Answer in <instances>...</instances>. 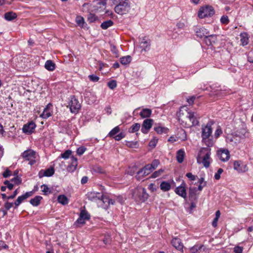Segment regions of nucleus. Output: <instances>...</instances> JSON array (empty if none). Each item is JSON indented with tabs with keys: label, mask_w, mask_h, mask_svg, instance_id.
Returning <instances> with one entry per match:
<instances>
[{
	"label": "nucleus",
	"mask_w": 253,
	"mask_h": 253,
	"mask_svg": "<svg viewBox=\"0 0 253 253\" xmlns=\"http://www.w3.org/2000/svg\"><path fill=\"white\" fill-rule=\"evenodd\" d=\"M158 139L156 137H153V138L150 140V141L149 142V145L150 147H152V148H154L157 143H158Z\"/></svg>",
	"instance_id": "a18cd8bd"
},
{
	"label": "nucleus",
	"mask_w": 253,
	"mask_h": 253,
	"mask_svg": "<svg viewBox=\"0 0 253 253\" xmlns=\"http://www.w3.org/2000/svg\"><path fill=\"white\" fill-rule=\"evenodd\" d=\"M203 246L195 245L190 249V253H198L199 250L201 249Z\"/></svg>",
	"instance_id": "a19ab883"
},
{
	"label": "nucleus",
	"mask_w": 253,
	"mask_h": 253,
	"mask_svg": "<svg viewBox=\"0 0 253 253\" xmlns=\"http://www.w3.org/2000/svg\"><path fill=\"white\" fill-rule=\"evenodd\" d=\"M86 148L84 147H80L78 148L77 153L79 155H82L85 151Z\"/></svg>",
	"instance_id": "6e6d98bb"
},
{
	"label": "nucleus",
	"mask_w": 253,
	"mask_h": 253,
	"mask_svg": "<svg viewBox=\"0 0 253 253\" xmlns=\"http://www.w3.org/2000/svg\"><path fill=\"white\" fill-rule=\"evenodd\" d=\"M108 86L111 89H113L117 86V82L115 80H112L109 82L108 83Z\"/></svg>",
	"instance_id": "09e8293b"
},
{
	"label": "nucleus",
	"mask_w": 253,
	"mask_h": 253,
	"mask_svg": "<svg viewBox=\"0 0 253 253\" xmlns=\"http://www.w3.org/2000/svg\"><path fill=\"white\" fill-rule=\"evenodd\" d=\"M120 131V128L118 126L114 127L109 133V136L113 137L116 140L119 141L125 137V134L124 132H121L118 134L116 135Z\"/></svg>",
	"instance_id": "f8f14e48"
},
{
	"label": "nucleus",
	"mask_w": 253,
	"mask_h": 253,
	"mask_svg": "<svg viewBox=\"0 0 253 253\" xmlns=\"http://www.w3.org/2000/svg\"><path fill=\"white\" fill-rule=\"evenodd\" d=\"M214 14V10L213 8L211 6L207 5L200 7L198 15L200 18L203 19L208 17H211Z\"/></svg>",
	"instance_id": "39448f33"
},
{
	"label": "nucleus",
	"mask_w": 253,
	"mask_h": 253,
	"mask_svg": "<svg viewBox=\"0 0 253 253\" xmlns=\"http://www.w3.org/2000/svg\"><path fill=\"white\" fill-rule=\"evenodd\" d=\"M121 63H130L131 61V57L129 55L124 56L121 58Z\"/></svg>",
	"instance_id": "ea45409f"
},
{
	"label": "nucleus",
	"mask_w": 253,
	"mask_h": 253,
	"mask_svg": "<svg viewBox=\"0 0 253 253\" xmlns=\"http://www.w3.org/2000/svg\"><path fill=\"white\" fill-rule=\"evenodd\" d=\"M42 199V197L40 196H37L34 198L31 199L30 202L34 206H38L41 200Z\"/></svg>",
	"instance_id": "2f4dec72"
},
{
	"label": "nucleus",
	"mask_w": 253,
	"mask_h": 253,
	"mask_svg": "<svg viewBox=\"0 0 253 253\" xmlns=\"http://www.w3.org/2000/svg\"><path fill=\"white\" fill-rule=\"evenodd\" d=\"M222 133V131L220 127H218L217 129H216L215 133H214V136L216 138H218L219 136H220L221 133Z\"/></svg>",
	"instance_id": "4d7b16f0"
},
{
	"label": "nucleus",
	"mask_w": 253,
	"mask_h": 253,
	"mask_svg": "<svg viewBox=\"0 0 253 253\" xmlns=\"http://www.w3.org/2000/svg\"><path fill=\"white\" fill-rule=\"evenodd\" d=\"M160 188L164 192L168 191L171 188V185L168 182L163 181L160 184Z\"/></svg>",
	"instance_id": "c756f323"
},
{
	"label": "nucleus",
	"mask_w": 253,
	"mask_h": 253,
	"mask_svg": "<svg viewBox=\"0 0 253 253\" xmlns=\"http://www.w3.org/2000/svg\"><path fill=\"white\" fill-rule=\"evenodd\" d=\"M151 41L147 37H144L140 39L139 46L141 51H146L150 49Z\"/></svg>",
	"instance_id": "4468645a"
},
{
	"label": "nucleus",
	"mask_w": 253,
	"mask_h": 253,
	"mask_svg": "<svg viewBox=\"0 0 253 253\" xmlns=\"http://www.w3.org/2000/svg\"><path fill=\"white\" fill-rule=\"evenodd\" d=\"M174 191L179 196L186 199L187 197L186 183L184 182H182L179 186L175 188Z\"/></svg>",
	"instance_id": "ddd939ff"
},
{
	"label": "nucleus",
	"mask_w": 253,
	"mask_h": 253,
	"mask_svg": "<svg viewBox=\"0 0 253 253\" xmlns=\"http://www.w3.org/2000/svg\"><path fill=\"white\" fill-rule=\"evenodd\" d=\"M217 40V36L215 35H210L207 38H206V42L207 44H212L215 42V41Z\"/></svg>",
	"instance_id": "bb28decb"
},
{
	"label": "nucleus",
	"mask_w": 253,
	"mask_h": 253,
	"mask_svg": "<svg viewBox=\"0 0 253 253\" xmlns=\"http://www.w3.org/2000/svg\"><path fill=\"white\" fill-rule=\"evenodd\" d=\"M172 245L177 250L181 251L183 249V245L181 240L177 237L173 238L171 242Z\"/></svg>",
	"instance_id": "6ab92c4d"
},
{
	"label": "nucleus",
	"mask_w": 253,
	"mask_h": 253,
	"mask_svg": "<svg viewBox=\"0 0 253 253\" xmlns=\"http://www.w3.org/2000/svg\"><path fill=\"white\" fill-rule=\"evenodd\" d=\"M97 17L94 14L91 13H90L87 17V20L89 22H93L95 21Z\"/></svg>",
	"instance_id": "8fccbe9b"
},
{
	"label": "nucleus",
	"mask_w": 253,
	"mask_h": 253,
	"mask_svg": "<svg viewBox=\"0 0 253 253\" xmlns=\"http://www.w3.org/2000/svg\"><path fill=\"white\" fill-rule=\"evenodd\" d=\"M80 215H83V217L85 220L87 219H88L89 218V215H88V213L87 212H86L85 211H82L81 212Z\"/></svg>",
	"instance_id": "bf43d9fd"
},
{
	"label": "nucleus",
	"mask_w": 253,
	"mask_h": 253,
	"mask_svg": "<svg viewBox=\"0 0 253 253\" xmlns=\"http://www.w3.org/2000/svg\"><path fill=\"white\" fill-rule=\"evenodd\" d=\"M11 181L13 182L14 184L15 185H19L21 182V180L20 177H19L18 176L16 177H15L14 178H12L11 180Z\"/></svg>",
	"instance_id": "3c124183"
},
{
	"label": "nucleus",
	"mask_w": 253,
	"mask_h": 253,
	"mask_svg": "<svg viewBox=\"0 0 253 253\" xmlns=\"http://www.w3.org/2000/svg\"><path fill=\"white\" fill-rule=\"evenodd\" d=\"M71 161V164L68 167L67 170L69 171H74L77 169V167L78 166V160L77 158L72 157Z\"/></svg>",
	"instance_id": "5701e85b"
},
{
	"label": "nucleus",
	"mask_w": 253,
	"mask_h": 253,
	"mask_svg": "<svg viewBox=\"0 0 253 253\" xmlns=\"http://www.w3.org/2000/svg\"><path fill=\"white\" fill-rule=\"evenodd\" d=\"M21 156L25 160L29 161L30 165H34L38 159L36 152L32 149L25 151L22 153Z\"/></svg>",
	"instance_id": "20e7f679"
},
{
	"label": "nucleus",
	"mask_w": 253,
	"mask_h": 253,
	"mask_svg": "<svg viewBox=\"0 0 253 253\" xmlns=\"http://www.w3.org/2000/svg\"><path fill=\"white\" fill-rule=\"evenodd\" d=\"M152 113V111L150 109L145 108L143 109L140 113V115L142 118L149 117Z\"/></svg>",
	"instance_id": "a878e982"
},
{
	"label": "nucleus",
	"mask_w": 253,
	"mask_h": 253,
	"mask_svg": "<svg viewBox=\"0 0 253 253\" xmlns=\"http://www.w3.org/2000/svg\"><path fill=\"white\" fill-rule=\"evenodd\" d=\"M140 127V124L138 123H135L129 128L128 131L130 133L136 132L139 129Z\"/></svg>",
	"instance_id": "c9c22d12"
},
{
	"label": "nucleus",
	"mask_w": 253,
	"mask_h": 253,
	"mask_svg": "<svg viewBox=\"0 0 253 253\" xmlns=\"http://www.w3.org/2000/svg\"><path fill=\"white\" fill-rule=\"evenodd\" d=\"M13 203H9L8 202H6L5 203L4 207L6 209V210H9L11 207H13Z\"/></svg>",
	"instance_id": "0e129e2a"
},
{
	"label": "nucleus",
	"mask_w": 253,
	"mask_h": 253,
	"mask_svg": "<svg viewBox=\"0 0 253 253\" xmlns=\"http://www.w3.org/2000/svg\"><path fill=\"white\" fill-rule=\"evenodd\" d=\"M153 121L152 119H147L143 121L141 131L144 133H147L152 126Z\"/></svg>",
	"instance_id": "2eb2a0df"
},
{
	"label": "nucleus",
	"mask_w": 253,
	"mask_h": 253,
	"mask_svg": "<svg viewBox=\"0 0 253 253\" xmlns=\"http://www.w3.org/2000/svg\"><path fill=\"white\" fill-rule=\"evenodd\" d=\"M186 176L191 180L194 181L196 179V176L191 172L186 173Z\"/></svg>",
	"instance_id": "e2e57ef3"
},
{
	"label": "nucleus",
	"mask_w": 253,
	"mask_h": 253,
	"mask_svg": "<svg viewBox=\"0 0 253 253\" xmlns=\"http://www.w3.org/2000/svg\"><path fill=\"white\" fill-rule=\"evenodd\" d=\"M33 194L32 191L26 192L25 194L19 196L14 203L15 207H18L24 200L31 196Z\"/></svg>",
	"instance_id": "f3484780"
},
{
	"label": "nucleus",
	"mask_w": 253,
	"mask_h": 253,
	"mask_svg": "<svg viewBox=\"0 0 253 253\" xmlns=\"http://www.w3.org/2000/svg\"><path fill=\"white\" fill-rule=\"evenodd\" d=\"M89 80L93 82H97L99 81V78L95 75H91L88 76Z\"/></svg>",
	"instance_id": "864d4df0"
},
{
	"label": "nucleus",
	"mask_w": 253,
	"mask_h": 253,
	"mask_svg": "<svg viewBox=\"0 0 253 253\" xmlns=\"http://www.w3.org/2000/svg\"><path fill=\"white\" fill-rule=\"evenodd\" d=\"M52 105L50 103L47 104L46 107L44 108L42 113L41 115V116L44 118L46 119L50 117L52 114Z\"/></svg>",
	"instance_id": "aec40b11"
},
{
	"label": "nucleus",
	"mask_w": 253,
	"mask_h": 253,
	"mask_svg": "<svg viewBox=\"0 0 253 253\" xmlns=\"http://www.w3.org/2000/svg\"><path fill=\"white\" fill-rule=\"evenodd\" d=\"M159 165V162L158 160H155L150 164L147 165L148 166H150V169L153 171Z\"/></svg>",
	"instance_id": "58836bf2"
},
{
	"label": "nucleus",
	"mask_w": 253,
	"mask_h": 253,
	"mask_svg": "<svg viewBox=\"0 0 253 253\" xmlns=\"http://www.w3.org/2000/svg\"><path fill=\"white\" fill-rule=\"evenodd\" d=\"M36 126L33 122H30L27 124H25L22 128L23 132L25 133L30 134L32 133Z\"/></svg>",
	"instance_id": "dca6fc26"
},
{
	"label": "nucleus",
	"mask_w": 253,
	"mask_h": 253,
	"mask_svg": "<svg viewBox=\"0 0 253 253\" xmlns=\"http://www.w3.org/2000/svg\"><path fill=\"white\" fill-rule=\"evenodd\" d=\"M150 168V166L146 165L145 167L138 171L137 172V174L135 176L136 178L138 180H140L142 179L145 176L150 174L152 171Z\"/></svg>",
	"instance_id": "9d476101"
},
{
	"label": "nucleus",
	"mask_w": 253,
	"mask_h": 253,
	"mask_svg": "<svg viewBox=\"0 0 253 253\" xmlns=\"http://www.w3.org/2000/svg\"><path fill=\"white\" fill-rule=\"evenodd\" d=\"M83 216V215H80L79 218L77 219V220L76 221V222L78 224L83 225L85 223V220H84V219Z\"/></svg>",
	"instance_id": "13d9d810"
},
{
	"label": "nucleus",
	"mask_w": 253,
	"mask_h": 253,
	"mask_svg": "<svg viewBox=\"0 0 253 253\" xmlns=\"http://www.w3.org/2000/svg\"><path fill=\"white\" fill-rule=\"evenodd\" d=\"M177 137L178 139L181 141L185 140L187 138V135L185 131L183 129H180L177 133Z\"/></svg>",
	"instance_id": "cd10ccee"
},
{
	"label": "nucleus",
	"mask_w": 253,
	"mask_h": 253,
	"mask_svg": "<svg viewBox=\"0 0 253 253\" xmlns=\"http://www.w3.org/2000/svg\"><path fill=\"white\" fill-rule=\"evenodd\" d=\"M185 157V152L182 149L179 150L176 153V160L177 162L181 164L183 162Z\"/></svg>",
	"instance_id": "393cba45"
},
{
	"label": "nucleus",
	"mask_w": 253,
	"mask_h": 253,
	"mask_svg": "<svg viewBox=\"0 0 253 253\" xmlns=\"http://www.w3.org/2000/svg\"><path fill=\"white\" fill-rule=\"evenodd\" d=\"M17 17V14L12 11L6 12L4 15V19L7 21H11Z\"/></svg>",
	"instance_id": "b1692460"
},
{
	"label": "nucleus",
	"mask_w": 253,
	"mask_h": 253,
	"mask_svg": "<svg viewBox=\"0 0 253 253\" xmlns=\"http://www.w3.org/2000/svg\"><path fill=\"white\" fill-rule=\"evenodd\" d=\"M217 156L218 159L223 162L228 161L230 158L229 151L227 149H220L218 150L217 151Z\"/></svg>",
	"instance_id": "6e6552de"
},
{
	"label": "nucleus",
	"mask_w": 253,
	"mask_h": 253,
	"mask_svg": "<svg viewBox=\"0 0 253 253\" xmlns=\"http://www.w3.org/2000/svg\"><path fill=\"white\" fill-rule=\"evenodd\" d=\"M8 248V246L5 244L4 242L0 241V251L2 249H7Z\"/></svg>",
	"instance_id": "680f3d73"
},
{
	"label": "nucleus",
	"mask_w": 253,
	"mask_h": 253,
	"mask_svg": "<svg viewBox=\"0 0 253 253\" xmlns=\"http://www.w3.org/2000/svg\"><path fill=\"white\" fill-rule=\"evenodd\" d=\"M87 195L88 199L92 201H96L97 200L100 201L102 197L101 193L95 192H88Z\"/></svg>",
	"instance_id": "a211bd4d"
},
{
	"label": "nucleus",
	"mask_w": 253,
	"mask_h": 253,
	"mask_svg": "<svg viewBox=\"0 0 253 253\" xmlns=\"http://www.w3.org/2000/svg\"><path fill=\"white\" fill-rule=\"evenodd\" d=\"M72 113H77L81 107V105L75 96H71L68 105Z\"/></svg>",
	"instance_id": "0eeeda50"
},
{
	"label": "nucleus",
	"mask_w": 253,
	"mask_h": 253,
	"mask_svg": "<svg viewBox=\"0 0 253 253\" xmlns=\"http://www.w3.org/2000/svg\"><path fill=\"white\" fill-rule=\"evenodd\" d=\"M234 252L235 253H242L243 249L240 247H236L234 248Z\"/></svg>",
	"instance_id": "774afa93"
},
{
	"label": "nucleus",
	"mask_w": 253,
	"mask_h": 253,
	"mask_svg": "<svg viewBox=\"0 0 253 253\" xmlns=\"http://www.w3.org/2000/svg\"><path fill=\"white\" fill-rule=\"evenodd\" d=\"M211 149L209 147L202 148L197 158V163L202 164L206 168L210 167V164L212 161L211 158Z\"/></svg>",
	"instance_id": "7ed1b4c3"
},
{
	"label": "nucleus",
	"mask_w": 253,
	"mask_h": 253,
	"mask_svg": "<svg viewBox=\"0 0 253 253\" xmlns=\"http://www.w3.org/2000/svg\"><path fill=\"white\" fill-rule=\"evenodd\" d=\"M239 138L238 136L229 135L226 138L227 142L232 145H236L239 142Z\"/></svg>",
	"instance_id": "4be33fe9"
},
{
	"label": "nucleus",
	"mask_w": 253,
	"mask_h": 253,
	"mask_svg": "<svg viewBox=\"0 0 253 253\" xmlns=\"http://www.w3.org/2000/svg\"><path fill=\"white\" fill-rule=\"evenodd\" d=\"M196 35L200 38H207L210 34L209 31L204 27H197L195 29Z\"/></svg>",
	"instance_id": "9b49d317"
},
{
	"label": "nucleus",
	"mask_w": 253,
	"mask_h": 253,
	"mask_svg": "<svg viewBox=\"0 0 253 253\" xmlns=\"http://www.w3.org/2000/svg\"><path fill=\"white\" fill-rule=\"evenodd\" d=\"M100 201L105 204V206L110 205V201H109V198L106 196H103L102 194Z\"/></svg>",
	"instance_id": "79ce46f5"
},
{
	"label": "nucleus",
	"mask_w": 253,
	"mask_h": 253,
	"mask_svg": "<svg viewBox=\"0 0 253 253\" xmlns=\"http://www.w3.org/2000/svg\"><path fill=\"white\" fill-rule=\"evenodd\" d=\"M136 169V167H133L132 168H129L127 171V172L128 174L132 175L134 174L135 170Z\"/></svg>",
	"instance_id": "69168bd1"
},
{
	"label": "nucleus",
	"mask_w": 253,
	"mask_h": 253,
	"mask_svg": "<svg viewBox=\"0 0 253 253\" xmlns=\"http://www.w3.org/2000/svg\"><path fill=\"white\" fill-rule=\"evenodd\" d=\"M220 215V212L219 211H217L215 212V217L214 218L212 225L214 227H216L217 225V221Z\"/></svg>",
	"instance_id": "e433bc0d"
},
{
	"label": "nucleus",
	"mask_w": 253,
	"mask_h": 253,
	"mask_svg": "<svg viewBox=\"0 0 253 253\" xmlns=\"http://www.w3.org/2000/svg\"><path fill=\"white\" fill-rule=\"evenodd\" d=\"M220 22L225 25H227L229 22L228 17L226 15H223L220 18Z\"/></svg>",
	"instance_id": "49530a36"
},
{
	"label": "nucleus",
	"mask_w": 253,
	"mask_h": 253,
	"mask_svg": "<svg viewBox=\"0 0 253 253\" xmlns=\"http://www.w3.org/2000/svg\"><path fill=\"white\" fill-rule=\"evenodd\" d=\"M44 68L48 71H52L55 68V64H44Z\"/></svg>",
	"instance_id": "603ef678"
},
{
	"label": "nucleus",
	"mask_w": 253,
	"mask_h": 253,
	"mask_svg": "<svg viewBox=\"0 0 253 253\" xmlns=\"http://www.w3.org/2000/svg\"><path fill=\"white\" fill-rule=\"evenodd\" d=\"M132 196L134 199L141 202H145L149 197L145 188L142 187L135 188L133 192Z\"/></svg>",
	"instance_id": "423d86ee"
},
{
	"label": "nucleus",
	"mask_w": 253,
	"mask_h": 253,
	"mask_svg": "<svg viewBox=\"0 0 253 253\" xmlns=\"http://www.w3.org/2000/svg\"><path fill=\"white\" fill-rule=\"evenodd\" d=\"M241 44L242 45H247L249 42V36L246 32L241 33L240 35Z\"/></svg>",
	"instance_id": "412c9836"
},
{
	"label": "nucleus",
	"mask_w": 253,
	"mask_h": 253,
	"mask_svg": "<svg viewBox=\"0 0 253 253\" xmlns=\"http://www.w3.org/2000/svg\"><path fill=\"white\" fill-rule=\"evenodd\" d=\"M165 171L164 169H161L155 171L152 173L150 178H155L161 176Z\"/></svg>",
	"instance_id": "f704fd0d"
},
{
	"label": "nucleus",
	"mask_w": 253,
	"mask_h": 253,
	"mask_svg": "<svg viewBox=\"0 0 253 253\" xmlns=\"http://www.w3.org/2000/svg\"><path fill=\"white\" fill-rule=\"evenodd\" d=\"M107 3V0H100L97 2V7L105 9Z\"/></svg>",
	"instance_id": "37998d69"
},
{
	"label": "nucleus",
	"mask_w": 253,
	"mask_h": 253,
	"mask_svg": "<svg viewBox=\"0 0 253 253\" xmlns=\"http://www.w3.org/2000/svg\"><path fill=\"white\" fill-rule=\"evenodd\" d=\"M179 123L185 127L198 125L199 116L196 112L188 111L185 106L182 107L177 115Z\"/></svg>",
	"instance_id": "f257e3e1"
},
{
	"label": "nucleus",
	"mask_w": 253,
	"mask_h": 253,
	"mask_svg": "<svg viewBox=\"0 0 253 253\" xmlns=\"http://www.w3.org/2000/svg\"><path fill=\"white\" fill-rule=\"evenodd\" d=\"M148 189L152 192H154L157 190V188L156 187L155 184L154 183H151L148 187Z\"/></svg>",
	"instance_id": "338daca9"
},
{
	"label": "nucleus",
	"mask_w": 253,
	"mask_h": 253,
	"mask_svg": "<svg viewBox=\"0 0 253 253\" xmlns=\"http://www.w3.org/2000/svg\"><path fill=\"white\" fill-rule=\"evenodd\" d=\"M54 173V170L53 168H49L47 169H46L43 172V174L42 176H52Z\"/></svg>",
	"instance_id": "4c0bfd02"
},
{
	"label": "nucleus",
	"mask_w": 253,
	"mask_h": 253,
	"mask_svg": "<svg viewBox=\"0 0 253 253\" xmlns=\"http://www.w3.org/2000/svg\"><path fill=\"white\" fill-rule=\"evenodd\" d=\"M58 202L63 205L68 204L69 200L66 196L64 195H59L57 198Z\"/></svg>",
	"instance_id": "7c9ffc66"
},
{
	"label": "nucleus",
	"mask_w": 253,
	"mask_h": 253,
	"mask_svg": "<svg viewBox=\"0 0 253 253\" xmlns=\"http://www.w3.org/2000/svg\"><path fill=\"white\" fill-rule=\"evenodd\" d=\"M76 22L78 26H80L81 28L84 27V25L85 24L84 18L81 16H78L76 18Z\"/></svg>",
	"instance_id": "72a5a7b5"
},
{
	"label": "nucleus",
	"mask_w": 253,
	"mask_h": 253,
	"mask_svg": "<svg viewBox=\"0 0 253 253\" xmlns=\"http://www.w3.org/2000/svg\"><path fill=\"white\" fill-rule=\"evenodd\" d=\"M248 61L253 63V51H251L248 55Z\"/></svg>",
	"instance_id": "052dcab7"
},
{
	"label": "nucleus",
	"mask_w": 253,
	"mask_h": 253,
	"mask_svg": "<svg viewBox=\"0 0 253 253\" xmlns=\"http://www.w3.org/2000/svg\"><path fill=\"white\" fill-rule=\"evenodd\" d=\"M113 22L111 20H108L102 22L101 24V27L104 30H106L113 25Z\"/></svg>",
	"instance_id": "473e14b6"
},
{
	"label": "nucleus",
	"mask_w": 253,
	"mask_h": 253,
	"mask_svg": "<svg viewBox=\"0 0 253 253\" xmlns=\"http://www.w3.org/2000/svg\"><path fill=\"white\" fill-rule=\"evenodd\" d=\"M72 154V151L70 150H66L64 153L61 154V157L67 159L69 158Z\"/></svg>",
	"instance_id": "c03bdc74"
},
{
	"label": "nucleus",
	"mask_w": 253,
	"mask_h": 253,
	"mask_svg": "<svg viewBox=\"0 0 253 253\" xmlns=\"http://www.w3.org/2000/svg\"><path fill=\"white\" fill-rule=\"evenodd\" d=\"M234 169L239 173L246 172L248 170V167L247 164L241 161H235L234 162Z\"/></svg>",
	"instance_id": "1a4fd4ad"
},
{
	"label": "nucleus",
	"mask_w": 253,
	"mask_h": 253,
	"mask_svg": "<svg viewBox=\"0 0 253 253\" xmlns=\"http://www.w3.org/2000/svg\"><path fill=\"white\" fill-rule=\"evenodd\" d=\"M42 191L44 193V195H47L50 193L49 188L46 185H42L41 186Z\"/></svg>",
	"instance_id": "de8ad7c7"
},
{
	"label": "nucleus",
	"mask_w": 253,
	"mask_h": 253,
	"mask_svg": "<svg viewBox=\"0 0 253 253\" xmlns=\"http://www.w3.org/2000/svg\"><path fill=\"white\" fill-rule=\"evenodd\" d=\"M212 132V128L210 123H208L202 128V142L208 147L212 146L214 142L211 135Z\"/></svg>",
	"instance_id": "f03ea898"
},
{
	"label": "nucleus",
	"mask_w": 253,
	"mask_h": 253,
	"mask_svg": "<svg viewBox=\"0 0 253 253\" xmlns=\"http://www.w3.org/2000/svg\"><path fill=\"white\" fill-rule=\"evenodd\" d=\"M154 130L157 132V133L162 134H166L169 132V129L165 127H163L161 126H158L155 127L154 128Z\"/></svg>",
	"instance_id": "c85d7f7f"
},
{
	"label": "nucleus",
	"mask_w": 253,
	"mask_h": 253,
	"mask_svg": "<svg viewBox=\"0 0 253 253\" xmlns=\"http://www.w3.org/2000/svg\"><path fill=\"white\" fill-rule=\"evenodd\" d=\"M223 170L220 168L218 169L217 171L214 174V178L216 180H218L220 178V174L223 172Z\"/></svg>",
	"instance_id": "5fc2aeb1"
}]
</instances>
